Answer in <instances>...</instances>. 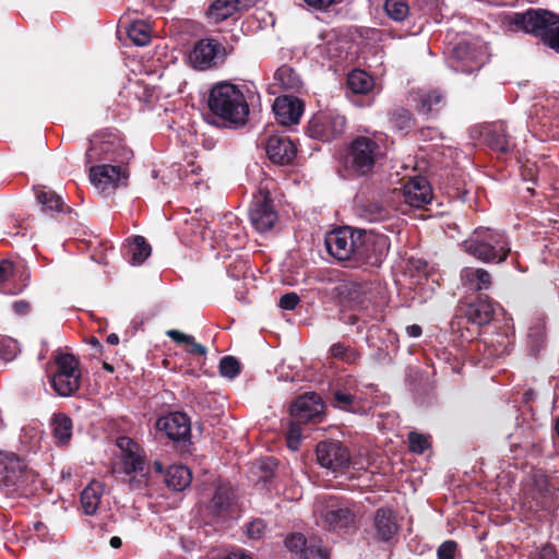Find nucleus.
I'll use <instances>...</instances> for the list:
<instances>
[{"label":"nucleus","instance_id":"obj_1","mask_svg":"<svg viewBox=\"0 0 559 559\" xmlns=\"http://www.w3.org/2000/svg\"><path fill=\"white\" fill-rule=\"evenodd\" d=\"M209 108L226 126L240 127L247 121L249 106L242 91L235 84H215L209 95Z\"/></svg>","mask_w":559,"mask_h":559},{"label":"nucleus","instance_id":"obj_2","mask_svg":"<svg viewBox=\"0 0 559 559\" xmlns=\"http://www.w3.org/2000/svg\"><path fill=\"white\" fill-rule=\"evenodd\" d=\"M36 474L16 454L0 452V489L9 498L27 497Z\"/></svg>","mask_w":559,"mask_h":559},{"label":"nucleus","instance_id":"obj_3","mask_svg":"<svg viewBox=\"0 0 559 559\" xmlns=\"http://www.w3.org/2000/svg\"><path fill=\"white\" fill-rule=\"evenodd\" d=\"M462 246L465 252L483 262L500 263L511 252L504 233L487 227L477 228Z\"/></svg>","mask_w":559,"mask_h":559},{"label":"nucleus","instance_id":"obj_4","mask_svg":"<svg viewBox=\"0 0 559 559\" xmlns=\"http://www.w3.org/2000/svg\"><path fill=\"white\" fill-rule=\"evenodd\" d=\"M383 155L379 140L374 136L359 135L348 146L344 166L355 175H366Z\"/></svg>","mask_w":559,"mask_h":559},{"label":"nucleus","instance_id":"obj_5","mask_svg":"<svg viewBox=\"0 0 559 559\" xmlns=\"http://www.w3.org/2000/svg\"><path fill=\"white\" fill-rule=\"evenodd\" d=\"M132 157V152L122 143V140L112 133H98L90 139L86 151V162H109L126 164Z\"/></svg>","mask_w":559,"mask_h":559},{"label":"nucleus","instance_id":"obj_6","mask_svg":"<svg viewBox=\"0 0 559 559\" xmlns=\"http://www.w3.org/2000/svg\"><path fill=\"white\" fill-rule=\"evenodd\" d=\"M116 443L120 451L119 465L121 471L127 475H140V477L130 478V488H142L147 483L145 473L146 456L144 450L129 437H120L117 439Z\"/></svg>","mask_w":559,"mask_h":559},{"label":"nucleus","instance_id":"obj_7","mask_svg":"<svg viewBox=\"0 0 559 559\" xmlns=\"http://www.w3.org/2000/svg\"><path fill=\"white\" fill-rule=\"evenodd\" d=\"M314 514L318 523L328 531L348 528L355 523V512L347 502L336 497L318 500Z\"/></svg>","mask_w":559,"mask_h":559},{"label":"nucleus","instance_id":"obj_8","mask_svg":"<svg viewBox=\"0 0 559 559\" xmlns=\"http://www.w3.org/2000/svg\"><path fill=\"white\" fill-rule=\"evenodd\" d=\"M487 60V47L481 41L461 40L452 48L450 67L462 73H472Z\"/></svg>","mask_w":559,"mask_h":559},{"label":"nucleus","instance_id":"obj_9","mask_svg":"<svg viewBox=\"0 0 559 559\" xmlns=\"http://www.w3.org/2000/svg\"><path fill=\"white\" fill-rule=\"evenodd\" d=\"M55 362L57 370L50 378L51 386L57 394L70 396L80 386L81 373L79 362L71 354H58Z\"/></svg>","mask_w":559,"mask_h":559},{"label":"nucleus","instance_id":"obj_10","mask_svg":"<svg viewBox=\"0 0 559 559\" xmlns=\"http://www.w3.org/2000/svg\"><path fill=\"white\" fill-rule=\"evenodd\" d=\"M231 51L233 47H227L215 38L201 39L190 51L189 62L194 69L206 70L222 64Z\"/></svg>","mask_w":559,"mask_h":559},{"label":"nucleus","instance_id":"obj_11","mask_svg":"<svg viewBox=\"0 0 559 559\" xmlns=\"http://www.w3.org/2000/svg\"><path fill=\"white\" fill-rule=\"evenodd\" d=\"M354 264L378 265L385 257L389 242L385 236L357 230Z\"/></svg>","mask_w":559,"mask_h":559},{"label":"nucleus","instance_id":"obj_12","mask_svg":"<svg viewBox=\"0 0 559 559\" xmlns=\"http://www.w3.org/2000/svg\"><path fill=\"white\" fill-rule=\"evenodd\" d=\"M346 119L336 110L316 114L308 123V134L323 142L338 138L345 131Z\"/></svg>","mask_w":559,"mask_h":559},{"label":"nucleus","instance_id":"obj_13","mask_svg":"<svg viewBox=\"0 0 559 559\" xmlns=\"http://www.w3.org/2000/svg\"><path fill=\"white\" fill-rule=\"evenodd\" d=\"M129 173L126 164H100L91 167L90 179L102 193L109 194L127 185Z\"/></svg>","mask_w":559,"mask_h":559},{"label":"nucleus","instance_id":"obj_14","mask_svg":"<svg viewBox=\"0 0 559 559\" xmlns=\"http://www.w3.org/2000/svg\"><path fill=\"white\" fill-rule=\"evenodd\" d=\"M356 236V229L350 227L337 228L326 234L325 248L336 260L354 264Z\"/></svg>","mask_w":559,"mask_h":559},{"label":"nucleus","instance_id":"obj_15","mask_svg":"<svg viewBox=\"0 0 559 559\" xmlns=\"http://www.w3.org/2000/svg\"><path fill=\"white\" fill-rule=\"evenodd\" d=\"M367 340L369 345L376 348V358L379 362L392 361L393 355L399 348L397 335L389 329L380 325H371L368 330Z\"/></svg>","mask_w":559,"mask_h":559},{"label":"nucleus","instance_id":"obj_16","mask_svg":"<svg viewBox=\"0 0 559 559\" xmlns=\"http://www.w3.org/2000/svg\"><path fill=\"white\" fill-rule=\"evenodd\" d=\"M318 463L332 472L341 471L350 465L348 450L338 441H322L317 445Z\"/></svg>","mask_w":559,"mask_h":559},{"label":"nucleus","instance_id":"obj_17","mask_svg":"<svg viewBox=\"0 0 559 559\" xmlns=\"http://www.w3.org/2000/svg\"><path fill=\"white\" fill-rule=\"evenodd\" d=\"M393 194L403 199V203L411 207L421 209L432 199V189L424 177H414L404 183L403 189L394 191Z\"/></svg>","mask_w":559,"mask_h":559},{"label":"nucleus","instance_id":"obj_18","mask_svg":"<svg viewBox=\"0 0 559 559\" xmlns=\"http://www.w3.org/2000/svg\"><path fill=\"white\" fill-rule=\"evenodd\" d=\"M322 413V400L313 392L300 395L290 407V414L297 421L320 420Z\"/></svg>","mask_w":559,"mask_h":559},{"label":"nucleus","instance_id":"obj_19","mask_svg":"<svg viewBox=\"0 0 559 559\" xmlns=\"http://www.w3.org/2000/svg\"><path fill=\"white\" fill-rule=\"evenodd\" d=\"M557 14L546 10H528L524 13L514 15V23L526 33L534 34L540 38L542 33L546 31L552 21H556Z\"/></svg>","mask_w":559,"mask_h":559},{"label":"nucleus","instance_id":"obj_20","mask_svg":"<svg viewBox=\"0 0 559 559\" xmlns=\"http://www.w3.org/2000/svg\"><path fill=\"white\" fill-rule=\"evenodd\" d=\"M252 226L260 233L269 231L277 221L271 200L266 197L255 198L249 211Z\"/></svg>","mask_w":559,"mask_h":559},{"label":"nucleus","instance_id":"obj_21","mask_svg":"<svg viewBox=\"0 0 559 559\" xmlns=\"http://www.w3.org/2000/svg\"><path fill=\"white\" fill-rule=\"evenodd\" d=\"M265 152L273 163L287 165L296 157L297 148L288 136L273 135L267 140Z\"/></svg>","mask_w":559,"mask_h":559},{"label":"nucleus","instance_id":"obj_22","mask_svg":"<svg viewBox=\"0 0 559 559\" xmlns=\"http://www.w3.org/2000/svg\"><path fill=\"white\" fill-rule=\"evenodd\" d=\"M156 426L174 441L186 440L190 437L191 425L188 416L182 413H171L160 417Z\"/></svg>","mask_w":559,"mask_h":559},{"label":"nucleus","instance_id":"obj_23","mask_svg":"<svg viewBox=\"0 0 559 559\" xmlns=\"http://www.w3.org/2000/svg\"><path fill=\"white\" fill-rule=\"evenodd\" d=\"M277 121L283 126L297 123L304 111V104L293 96L277 97L273 104Z\"/></svg>","mask_w":559,"mask_h":559},{"label":"nucleus","instance_id":"obj_24","mask_svg":"<svg viewBox=\"0 0 559 559\" xmlns=\"http://www.w3.org/2000/svg\"><path fill=\"white\" fill-rule=\"evenodd\" d=\"M484 136L487 145L495 152L509 154L515 147L512 139L507 133V126L503 122L486 127Z\"/></svg>","mask_w":559,"mask_h":559},{"label":"nucleus","instance_id":"obj_25","mask_svg":"<svg viewBox=\"0 0 559 559\" xmlns=\"http://www.w3.org/2000/svg\"><path fill=\"white\" fill-rule=\"evenodd\" d=\"M464 313L468 322L480 326L492 320L495 313L493 304L487 296H479L467 305Z\"/></svg>","mask_w":559,"mask_h":559},{"label":"nucleus","instance_id":"obj_26","mask_svg":"<svg viewBox=\"0 0 559 559\" xmlns=\"http://www.w3.org/2000/svg\"><path fill=\"white\" fill-rule=\"evenodd\" d=\"M413 97L418 112L426 116H435L445 105L444 94L439 90L419 91Z\"/></svg>","mask_w":559,"mask_h":559},{"label":"nucleus","instance_id":"obj_27","mask_svg":"<svg viewBox=\"0 0 559 559\" xmlns=\"http://www.w3.org/2000/svg\"><path fill=\"white\" fill-rule=\"evenodd\" d=\"M253 0H214L209 8L207 17L218 23L231 16L239 10L251 5Z\"/></svg>","mask_w":559,"mask_h":559},{"label":"nucleus","instance_id":"obj_28","mask_svg":"<svg viewBox=\"0 0 559 559\" xmlns=\"http://www.w3.org/2000/svg\"><path fill=\"white\" fill-rule=\"evenodd\" d=\"M377 537L381 540H390L397 532V523L391 509H378L373 520Z\"/></svg>","mask_w":559,"mask_h":559},{"label":"nucleus","instance_id":"obj_29","mask_svg":"<svg viewBox=\"0 0 559 559\" xmlns=\"http://www.w3.org/2000/svg\"><path fill=\"white\" fill-rule=\"evenodd\" d=\"M104 485L100 481H91L81 492V508L86 515H95L99 509Z\"/></svg>","mask_w":559,"mask_h":559},{"label":"nucleus","instance_id":"obj_30","mask_svg":"<svg viewBox=\"0 0 559 559\" xmlns=\"http://www.w3.org/2000/svg\"><path fill=\"white\" fill-rule=\"evenodd\" d=\"M397 211L393 205L384 204L382 201H369L359 206V216L371 222H382L390 218Z\"/></svg>","mask_w":559,"mask_h":559},{"label":"nucleus","instance_id":"obj_31","mask_svg":"<svg viewBox=\"0 0 559 559\" xmlns=\"http://www.w3.org/2000/svg\"><path fill=\"white\" fill-rule=\"evenodd\" d=\"M461 281L469 290H484L491 285V276L484 269L464 267L461 271Z\"/></svg>","mask_w":559,"mask_h":559},{"label":"nucleus","instance_id":"obj_32","mask_svg":"<svg viewBox=\"0 0 559 559\" xmlns=\"http://www.w3.org/2000/svg\"><path fill=\"white\" fill-rule=\"evenodd\" d=\"M17 270L11 261L0 262V292L4 294H19L26 286L25 283L17 284Z\"/></svg>","mask_w":559,"mask_h":559},{"label":"nucleus","instance_id":"obj_33","mask_svg":"<svg viewBox=\"0 0 559 559\" xmlns=\"http://www.w3.org/2000/svg\"><path fill=\"white\" fill-rule=\"evenodd\" d=\"M235 495L229 486L219 485L210 502V510L215 516H223L228 513L234 503Z\"/></svg>","mask_w":559,"mask_h":559},{"label":"nucleus","instance_id":"obj_34","mask_svg":"<svg viewBox=\"0 0 559 559\" xmlns=\"http://www.w3.org/2000/svg\"><path fill=\"white\" fill-rule=\"evenodd\" d=\"M191 472L183 465H173L168 467L165 475V483L167 487L181 491L187 488L191 483Z\"/></svg>","mask_w":559,"mask_h":559},{"label":"nucleus","instance_id":"obj_35","mask_svg":"<svg viewBox=\"0 0 559 559\" xmlns=\"http://www.w3.org/2000/svg\"><path fill=\"white\" fill-rule=\"evenodd\" d=\"M53 438L57 444L66 445L72 437L73 424L64 414H56L51 419Z\"/></svg>","mask_w":559,"mask_h":559},{"label":"nucleus","instance_id":"obj_36","mask_svg":"<svg viewBox=\"0 0 559 559\" xmlns=\"http://www.w3.org/2000/svg\"><path fill=\"white\" fill-rule=\"evenodd\" d=\"M152 249L150 243L142 236H134L128 245V254L132 265L142 264L150 255Z\"/></svg>","mask_w":559,"mask_h":559},{"label":"nucleus","instance_id":"obj_37","mask_svg":"<svg viewBox=\"0 0 559 559\" xmlns=\"http://www.w3.org/2000/svg\"><path fill=\"white\" fill-rule=\"evenodd\" d=\"M348 88L355 94H368L372 91L373 79L364 70H354L347 76Z\"/></svg>","mask_w":559,"mask_h":559},{"label":"nucleus","instance_id":"obj_38","mask_svg":"<svg viewBox=\"0 0 559 559\" xmlns=\"http://www.w3.org/2000/svg\"><path fill=\"white\" fill-rule=\"evenodd\" d=\"M166 335L179 345L186 346V352L191 355L204 356L207 353L205 346L197 343L192 335L182 333L178 330H168Z\"/></svg>","mask_w":559,"mask_h":559},{"label":"nucleus","instance_id":"obj_39","mask_svg":"<svg viewBox=\"0 0 559 559\" xmlns=\"http://www.w3.org/2000/svg\"><path fill=\"white\" fill-rule=\"evenodd\" d=\"M322 43L318 44L317 48L322 57L328 59L342 58L343 49L341 40L337 39L335 33L329 32L321 37Z\"/></svg>","mask_w":559,"mask_h":559},{"label":"nucleus","instance_id":"obj_40","mask_svg":"<svg viewBox=\"0 0 559 559\" xmlns=\"http://www.w3.org/2000/svg\"><path fill=\"white\" fill-rule=\"evenodd\" d=\"M274 80L284 90H297L301 85L299 75L288 66L280 67L274 73Z\"/></svg>","mask_w":559,"mask_h":559},{"label":"nucleus","instance_id":"obj_41","mask_svg":"<svg viewBox=\"0 0 559 559\" xmlns=\"http://www.w3.org/2000/svg\"><path fill=\"white\" fill-rule=\"evenodd\" d=\"M127 33L136 46H145L151 40V28L144 21L131 23L127 28Z\"/></svg>","mask_w":559,"mask_h":559},{"label":"nucleus","instance_id":"obj_42","mask_svg":"<svg viewBox=\"0 0 559 559\" xmlns=\"http://www.w3.org/2000/svg\"><path fill=\"white\" fill-rule=\"evenodd\" d=\"M38 202L44 206L45 211L60 212L62 211L63 201L56 192L46 188L38 189L36 192Z\"/></svg>","mask_w":559,"mask_h":559},{"label":"nucleus","instance_id":"obj_43","mask_svg":"<svg viewBox=\"0 0 559 559\" xmlns=\"http://www.w3.org/2000/svg\"><path fill=\"white\" fill-rule=\"evenodd\" d=\"M384 11L393 21L402 22L409 14V5L406 0H385Z\"/></svg>","mask_w":559,"mask_h":559},{"label":"nucleus","instance_id":"obj_44","mask_svg":"<svg viewBox=\"0 0 559 559\" xmlns=\"http://www.w3.org/2000/svg\"><path fill=\"white\" fill-rule=\"evenodd\" d=\"M331 357L346 364H355L359 358L356 349L344 343H335L330 347Z\"/></svg>","mask_w":559,"mask_h":559},{"label":"nucleus","instance_id":"obj_45","mask_svg":"<svg viewBox=\"0 0 559 559\" xmlns=\"http://www.w3.org/2000/svg\"><path fill=\"white\" fill-rule=\"evenodd\" d=\"M509 345L510 342L506 335L497 334L496 338H492L489 344L485 342V355L487 358L500 357L508 353Z\"/></svg>","mask_w":559,"mask_h":559},{"label":"nucleus","instance_id":"obj_46","mask_svg":"<svg viewBox=\"0 0 559 559\" xmlns=\"http://www.w3.org/2000/svg\"><path fill=\"white\" fill-rule=\"evenodd\" d=\"M359 400L352 386L348 391L336 390L334 392V405L345 411H354Z\"/></svg>","mask_w":559,"mask_h":559},{"label":"nucleus","instance_id":"obj_47","mask_svg":"<svg viewBox=\"0 0 559 559\" xmlns=\"http://www.w3.org/2000/svg\"><path fill=\"white\" fill-rule=\"evenodd\" d=\"M540 40L559 53V15L556 21L549 24L546 31L542 33Z\"/></svg>","mask_w":559,"mask_h":559},{"label":"nucleus","instance_id":"obj_48","mask_svg":"<svg viewBox=\"0 0 559 559\" xmlns=\"http://www.w3.org/2000/svg\"><path fill=\"white\" fill-rule=\"evenodd\" d=\"M302 559H328L329 552L321 545V540L318 539H309L305 549Z\"/></svg>","mask_w":559,"mask_h":559},{"label":"nucleus","instance_id":"obj_49","mask_svg":"<svg viewBox=\"0 0 559 559\" xmlns=\"http://www.w3.org/2000/svg\"><path fill=\"white\" fill-rule=\"evenodd\" d=\"M19 353V344L11 337H0V359L11 361Z\"/></svg>","mask_w":559,"mask_h":559},{"label":"nucleus","instance_id":"obj_50","mask_svg":"<svg viewBox=\"0 0 559 559\" xmlns=\"http://www.w3.org/2000/svg\"><path fill=\"white\" fill-rule=\"evenodd\" d=\"M219 372L223 377L234 379L240 372V364L233 356H225L219 362Z\"/></svg>","mask_w":559,"mask_h":559},{"label":"nucleus","instance_id":"obj_51","mask_svg":"<svg viewBox=\"0 0 559 559\" xmlns=\"http://www.w3.org/2000/svg\"><path fill=\"white\" fill-rule=\"evenodd\" d=\"M409 450L416 454L424 453L429 448L428 437L415 431L408 435Z\"/></svg>","mask_w":559,"mask_h":559},{"label":"nucleus","instance_id":"obj_52","mask_svg":"<svg viewBox=\"0 0 559 559\" xmlns=\"http://www.w3.org/2000/svg\"><path fill=\"white\" fill-rule=\"evenodd\" d=\"M392 122L402 131L408 130L412 126V115L406 109H396L392 114Z\"/></svg>","mask_w":559,"mask_h":559},{"label":"nucleus","instance_id":"obj_53","mask_svg":"<svg viewBox=\"0 0 559 559\" xmlns=\"http://www.w3.org/2000/svg\"><path fill=\"white\" fill-rule=\"evenodd\" d=\"M307 543L302 534H293L285 539L286 547L293 552L300 554V557L304 555Z\"/></svg>","mask_w":559,"mask_h":559},{"label":"nucleus","instance_id":"obj_54","mask_svg":"<svg viewBox=\"0 0 559 559\" xmlns=\"http://www.w3.org/2000/svg\"><path fill=\"white\" fill-rule=\"evenodd\" d=\"M266 531V525L263 520L255 519L247 524L246 533L251 539H260Z\"/></svg>","mask_w":559,"mask_h":559},{"label":"nucleus","instance_id":"obj_55","mask_svg":"<svg viewBox=\"0 0 559 559\" xmlns=\"http://www.w3.org/2000/svg\"><path fill=\"white\" fill-rule=\"evenodd\" d=\"M299 423L300 421L297 420L293 421L287 433V447L293 451L298 449L301 440V428Z\"/></svg>","mask_w":559,"mask_h":559},{"label":"nucleus","instance_id":"obj_56","mask_svg":"<svg viewBox=\"0 0 559 559\" xmlns=\"http://www.w3.org/2000/svg\"><path fill=\"white\" fill-rule=\"evenodd\" d=\"M456 543L453 540L443 542L437 551L438 559H455Z\"/></svg>","mask_w":559,"mask_h":559},{"label":"nucleus","instance_id":"obj_57","mask_svg":"<svg viewBox=\"0 0 559 559\" xmlns=\"http://www.w3.org/2000/svg\"><path fill=\"white\" fill-rule=\"evenodd\" d=\"M314 11L325 12L331 7L342 3L344 0H304Z\"/></svg>","mask_w":559,"mask_h":559},{"label":"nucleus","instance_id":"obj_58","mask_svg":"<svg viewBox=\"0 0 559 559\" xmlns=\"http://www.w3.org/2000/svg\"><path fill=\"white\" fill-rule=\"evenodd\" d=\"M300 299L296 293H287L280 298L278 306L285 310H294Z\"/></svg>","mask_w":559,"mask_h":559},{"label":"nucleus","instance_id":"obj_59","mask_svg":"<svg viewBox=\"0 0 559 559\" xmlns=\"http://www.w3.org/2000/svg\"><path fill=\"white\" fill-rule=\"evenodd\" d=\"M534 559H558L556 549L550 545H545L537 549Z\"/></svg>","mask_w":559,"mask_h":559},{"label":"nucleus","instance_id":"obj_60","mask_svg":"<svg viewBox=\"0 0 559 559\" xmlns=\"http://www.w3.org/2000/svg\"><path fill=\"white\" fill-rule=\"evenodd\" d=\"M528 338L531 340L533 346L536 349H538V347L542 345L543 338H544V332H543L542 326L538 325V326L530 328Z\"/></svg>","mask_w":559,"mask_h":559},{"label":"nucleus","instance_id":"obj_61","mask_svg":"<svg viewBox=\"0 0 559 559\" xmlns=\"http://www.w3.org/2000/svg\"><path fill=\"white\" fill-rule=\"evenodd\" d=\"M12 309L17 316H25L31 311V305L26 300H16L12 304Z\"/></svg>","mask_w":559,"mask_h":559},{"label":"nucleus","instance_id":"obj_62","mask_svg":"<svg viewBox=\"0 0 559 559\" xmlns=\"http://www.w3.org/2000/svg\"><path fill=\"white\" fill-rule=\"evenodd\" d=\"M421 328L418 324H412L406 328V333L411 337H419L421 335Z\"/></svg>","mask_w":559,"mask_h":559},{"label":"nucleus","instance_id":"obj_63","mask_svg":"<svg viewBox=\"0 0 559 559\" xmlns=\"http://www.w3.org/2000/svg\"><path fill=\"white\" fill-rule=\"evenodd\" d=\"M225 559H252L250 556L245 554L242 550L234 551L229 554Z\"/></svg>","mask_w":559,"mask_h":559},{"label":"nucleus","instance_id":"obj_64","mask_svg":"<svg viewBox=\"0 0 559 559\" xmlns=\"http://www.w3.org/2000/svg\"><path fill=\"white\" fill-rule=\"evenodd\" d=\"M107 343L110 345H117L119 343V336L115 333H111L107 336Z\"/></svg>","mask_w":559,"mask_h":559}]
</instances>
